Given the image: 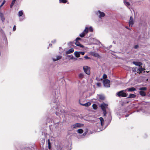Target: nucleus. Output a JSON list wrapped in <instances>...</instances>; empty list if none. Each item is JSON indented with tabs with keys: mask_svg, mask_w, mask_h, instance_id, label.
I'll use <instances>...</instances> for the list:
<instances>
[{
	"mask_svg": "<svg viewBox=\"0 0 150 150\" xmlns=\"http://www.w3.org/2000/svg\"><path fill=\"white\" fill-rule=\"evenodd\" d=\"M48 146L49 149H50L51 148V143L50 142L49 139L48 140Z\"/></svg>",
	"mask_w": 150,
	"mask_h": 150,
	"instance_id": "f704fd0d",
	"label": "nucleus"
},
{
	"mask_svg": "<svg viewBox=\"0 0 150 150\" xmlns=\"http://www.w3.org/2000/svg\"><path fill=\"white\" fill-rule=\"evenodd\" d=\"M98 98L99 99L101 100H103L104 99V97L102 95H99Z\"/></svg>",
	"mask_w": 150,
	"mask_h": 150,
	"instance_id": "5701e85b",
	"label": "nucleus"
},
{
	"mask_svg": "<svg viewBox=\"0 0 150 150\" xmlns=\"http://www.w3.org/2000/svg\"><path fill=\"white\" fill-rule=\"evenodd\" d=\"M87 132H86H86H84V133H83V136H85V135H86V134H87Z\"/></svg>",
	"mask_w": 150,
	"mask_h": 150,
	"instance_id": "49530a36",
	"label": "nucleus"
},
{
	"mask_svg": "<svg viewBox=\"0 0 150 150\" xmlns=\"http://www.w3.org/2000/svg\"><path fill=\"white\" fill-rule=\"evenodd\" d=\"M144 70H145V69L143 68L141 66L139 67V68L137 69L138 71H139V73H142Z\"/></svg>",
	"mask_w": 150,
	"mask_h": 150,
	"instance_id": "9b49d317",
	"label": "nucleus"
},
{
	"mask_svg": "<svg viewBox=\"0 0 150 150\" xmlns=\"http://www.w3.org/2000/svg\"><path fill=\"white\" fill-rule=\"evenodd\" d=\"M74 50L73 48H71L66 52V54H70L71 53H72L74 51Z\"/></svg>",
	"mask_w": 150,
	"mask_h": 150,
	"instance_id": "2eb2a0df",
	"label": "nucleus"
},
{
	"mask_svg": "<svg viewBox=\"0 0 150 150\" xmlns=\"http://www.w3.org/2000/svg\"><path fill=\"white\" fill-rule=\"evenodd\" d=\"M84 58L86 59H89V58L88 57V56L87 55L86 56H85L84 57Z\"/></svg>",
	"mask_w": 150,
	"mask_h": 150,
	"instance_id": "a18cd8bd",
	"label": "nucleus"
},
{
	"mask_svg": "<svg viewBox=\"0 0 150 150\" xmlns=\"http://www.w3.org/2000/svg\"><path fill=\"white\" fill-rule=\"evenodd\" d=\"M56 42V39H54L51 41V42L53 43H55Z\"/></svg>",
	"mask_w": 150,
	"mask_h": 150,
	"instance_id": "79ce46f5",
	"label": "nucleus"
},
{
	"mask_svg": "<svg viewBox=\"0 0 150 150\" xmlns=\"http://www.w3.org/2000/svg\"><path fill=\"white\" fill-rule=\"evenodd\" d=\"M89 30L90 31L92 32L93 31V28L92 27H90L89 28H88V31Z\"/></svg>",
	"mask_w": 150,
	"mask_h": 150,
	"instance_id": "c9c22d12",
	"label": "nucleus"
},
{
	"mask_svg": "<svg viewBox=\"0 0 150 150\" xmlns=\"http://www.w3.org/2000/svg\"><path fill=\"white\" fill-rule=\"evenodd\" d=\"M148 96L149 97H150V93L148 95Z\"/></svg>",
	"mask_w": 150,
	"mask_h": 150,
	"instance_id": "4d7b16f0",
	"label": "nucleus"
},
{
	"mask_svg": "<svg viewBox=\"0 0 150 150\" xmlns=\"http://www.w3.org/2000/svg\"><path fill=\"white\" fill-rule=\"evenodd\" d=\"M83 70L86 74L88 75L90 74V68L87 66H84L83 67Z\"/></svg>",
	"mask_w": 150,
	"mask_h": 150,
	"instance_id": "0eeeda50",
	"label": "nucleus"
},
{
	"mask_svg": "<svg viewBox=\"0 0 150 150\" xmlns=\"http://www.w3.org/2000/svg\"><path fill=\"white\" fill-rule=\"evenodd\" d=\"M71 129H75L78 128L77 123H76L71 125Z\"/></svg>",
	"mask_w": 150,
	"mask_h": 150,
	"instance_id": "412c9836",
	"label": "nucleus"
},
{
	"mask_svg": "<svg viewBox=\"0 0 150 150\" xmlns=\"http://www.w3.org/2000/svg\"><path fill=\"white\" fill-rule=\"evenodd\" d=\"M79 78L82 79L83 78L84 76V75L83 74L80 73L79 74Z\"/></svg>",
	"mask_w": 150,
	"mask_h": 150,
	"instance_id": "7c9ffc66",
	"label": "nucleus"
},
{
	"mask_svg": "<svg viewBox=\"0 0 150 150\" xmlns=\"http://www.w3.org/2000/svg\"><path fill=\"white\" fill-rule=\"evenodd\" d=\"M95 13L100 18H102L104 17L105 16V14L104 12H101L99 10L95 12Z\"/></svg>",
	"mask_w": 150,
	"mask_h": 150,
	"instance_id": "423d86ee",
	"label": "nucleus"
},
{
	"mask_svg": "<svg viewBox=\"0 0 150 150\" xmlns=\"http://www.w3.org/2000/svg\"><path fill=\"white\" fill-rule=\"evenodd\" d=\"M132 71L134 72H137V73H139V71H138L136 67L132 68Z\"/></svg>",
	"mask_w": 150,
	"mask_h": 150,
	"instance_id": "b1692460",
	"label": "nucleus"
},
{
	"mask_svg": "<svg viewBox=\"0 0 150 150\" xmlns=\"http://www.w3.org/2000/svg\"><path fill=\"white\" fill-rule=\"evenodd\" d=\"M126 91V90L121 91L116 94V96H118L119 97H125L127 96V94L125 92Z\"/></svg>",
	"mask_w": 150,
	"mask_h": 150,
	"instance_id": "7ed1b4c3",
	"label": "nucleus"
},
{
	"mask_svg": "<svg viewBox=\"0 0 150 150\" xmlns=\"http://www.w3.org/2000/svg\"><path fill=\"white\" fill-rule=\"evenodd\" d=\"M82 58H79V59H82Z\"/></svg>",
	"mask_w": 150,
	"mask_h": 150,
	"instance_id": "13d9d810",
	"label": "nucleus"
},
{
	"mask_svg": "<svg viewBox=\"0 0 150 150\" xmlns=\"http://www.w3.org/2000/svg\"><path fill=\"white\" fill-rule=\"evenodd\" d=\"M79 53L80 54H81L82 55H83L85 54V52H79Z\"/></svg>",
	"mask_w": 150,
	"mask_h": 150,
	"instance_id": "37998d69",
	"label": "nucleus"
},
{
	"mask_svg": "<svg viewBox=\"0 0 150 150\" xmlns=\"http://www.w3.org/2000/svg\"><path fill=\"white\" fill-rule=\"evenodd\" d=\"M92 106L93 108L94 109H96L97 108V105L95 104L93 105Z\"/></svg>",
	"mask_w": 150,
	"mask_h": 150,
	"instance_id": "72a5a7b5",
	"label": "nucleus"
},
{
	"mask_svg": "<svg viewBox=\"0 0 150 150\" xmlns=\"http://www.w3.org/2000/svg\"><path fill=\"white\" fill-rule=\"evenodd\" d=\"M52 46V44H49V46Z\"/></svg>",
	"mask_w": 150,
	"mask_h": 150,
	"instance_id": "6e6d98bb",
	"label": "nucleus"
},
{
	"mask_svg": "<svg viewBox=\"0 0 150 150\" xmlns=\"http://www.w3.org/2000/svg\"><path fill=\"white\" fill-rule=\"evenodd\" d=\"M136 97V95L133 94H130L127 98H135Z\"/></svg>",
	"mask_w": 150,
	"mask_h": 150,
	"instance_id": "a211bd4d",
	"label": "nucleus"
},
{
	"mask_svg": "<svg viewBox=\"0 0 150 150\" xmlns=\"http://www.w3.org/2000/svg\"><path fill=\"white\" fill-rule=\"evenodd\" d=\"M19 19H20V21H22L23 20V19H22V18H20Z\"/></svg>",
	"mask_w": 150,
	"mask_h": 150,
	"instance_id": "603ef678",
	"label": "nucleus"
},
{
	"mask_svg": "<svg viewBox=\"0 0 150 150\" xmlns=\"http://www.w3.org/2000/svg\"><path fill=\"white\" fill-rule=\"evenodd\" d=\"M140 94L142 96H145L146 95V93L145 92L143 91H140L139 92Z\"/></svg>",
	"mask_w": 150,
	"mask_h": 150,
	"instance_id": "aec40b11",
	"label": "nucleus"
},
{
	"mask_svg": "<svg viewBox=\"0 0 150 150\" xmlns=\"http://www.w3.org/2000/svg\"><path fill=\"white\" fill-rule=\"evenodd\" d=\"M98 120L100 122L99 123H97L96 124V126L98 127L97 131L99 132L105 129V128H103V127L104 125V120L103 118L102 117H100L98 118Z\"/></svg>",
	"mask_w": 150,
	"mask_h": 150,
	"instance_id": "f03ea898",
	"label": "nucleus"
},
{
	"mask_svg": "<svg viewBox=\"0 0 150 150\" xmlns=\"http://www.w3.org/2000/svg\"><path fill=\"white\" fill-rule=\"evenodd\" d=\"M78 127H82L83 126V124L80 123H76Z\"/></svg>",
	"mask_w": 150,
	"mask_h": 150,
	"instance_id": "393cba45",
	"label": "nucleus"
},
{
	"mask_svg": "<svg viewBox=\"0 0 150 150\" xmlns=\"http://www.w3.org/2000/svg\"><path fill=\"white\" fill-rule=\"evenodd\" d=\"M73 59H74V60H76L77 59L76 58H75V57H74Z\"/></svg>",
	"mask_w": 150,
	"mask_h": 150,
	"instance_id": "5fc2aeb1",
	"label": "nucleus"
},
{
	"mask_svg": "<svg viewBox=\"0 0 150 150\" xmlns=\"http://www.w3.org/2000/svg\"><path fill=\"white\" fill-rule=\"evenodd\" d=\"M134 23V21L133 18L132 16L130 17L129 21V25L131 27L132 26Z\"/></svg>",
	"mask_w": 150,
	"mask_h": 150,
	"instance_id": "1a4fd4ad",
	"label": "nucleus"
},
{
	"mask_svg": "<svg viewBox=\"0 0 150 150\" xmlns=\"http://www.w3.org/2000/svg\"><path fill=\"white\" fill-rule=\"evenodd\" d=\"M103 83L104 86L106 87H110V81L108 79H105L103 80Z\"/></svg>",
	"mask_w": 150,
	"mask_h": 150,
	"instance_id": "39448f33",
	"label": "nucleus"
},
{
	"mask_svg": "<svg viewBox=\"0 0 150 150\" xmlns=\"http://www.w3.org/2000/svg\"><path fill=\"white\" fill-rule=\"evenodd\" d=\"M0 17L2 22H4L5 18L4 16V14L3 13L0 12Z\"/></svg>",
	"mask_w": 150,
	"mask_h": 150,
	"instance_id": "f8f14e48",
	"label": "nucleus"
},
{
	"mask_svg": "<svg viewBox=\"0 0 150 150\" xmlns=\"http://www.w3.org/2000/svg\"><path fill=\"white\" fill-rule=\"evenodd\" d=\"M100 83H97V85L98 86H100Z\"/></svg>",
	"mask_w": 150,
	"mask_h": 150,
	"instance_id": "3c124183",
	"label": "nucleus"
},
{
	"mask_svg": "<svg viewBox=\"0 0 150 150\" xmlns=\"http://www.w3.org/2000/svg\"><path fill=\"white\" fill-rule=\"evenodd\" d=\"M77 132L79 134H82L83 132V130L82 129H79L77 130Z\"/></svg>",
	"mask_w": 150,
	"mask_h": 150,
	"instance_id": "a878e982",
	"label": "nucleus"
},
{
	"mask_svg": "<svg viewBox=\"0 0 150 150\" xmlns=\"http://www.w3.org/2000/svg\"><path fill=\"white\" fill-rule=\"evenodd\" d=\"M147 112L150 115V108H149V110L147 111Z\"/></svg>",
	"mask_w": 150,
	"mask_h": 150,
	"instance_id": "c03bdc74",
	"label": "nucleus"
},
{
	"mask_svg": "<svg viewBox=\"0 0 150 150\" xmlns=\"http://www.w3.org/2000/svg\"><path fill=\"white\" fill-rule=\"evenodd\" d=\"M60 3H65L67 2V0H59Z\"/></svg>",
	"mask_w": 150,
	"mask_h": 150,
	"instance_id": "c85d7f7f",
	"label": "nucleus"
},
{
	"mask_svg": "<svg viewBox=\"0 0 150 150\" xmlns=\"http://www.w3.org/2000/svg\"><path fill=\"white\" fill-rule=\"evenodd\" d=\"M16 29V25H14L13 27V31H15Z\"/></svg>",
	"mask_w": 150,
	"mask_h": 150,
	"instance_id": "a19ab883",
	"label": "nucleus"
},
{
	"mask_svg": "<svg viewBox=\"0 0 150 150\" xmlns=\"http://www.w3.org/2000/svg\"><path fill=\"white\" fill-rule=\"evenodd\" d=\"M67 57L69 59H72L74 58V57L72 55H68L67 56Z\"/></svg>",
	"mask_w": 150,
	"mask_h": 150,
	"instance_id": "cd10ccee",
	"label": "nucleus"
},
{
	"mask_svg": "<svg viewBox=\"0 0 150 150\" xmlns=\"http://www.w3.org/2000/svg\"><path fill=\"white\" fill-rule=\"evenodd\" d=\"M5 2H6V1L5 0H4L3 1L2 3L1 4V5L0 6V8L3 5L5 4Z\"/></svg>",
	"mask_w": 150,
	"mask_h": 150,
	"instance_id": "4c0bfd02",
	"label": "nucleus"
},
{
	"mask_svg": "<svg viewBox=\"0 0 150 150\" xmlns=\"http://www.w3.org/2000/svg\"><path fill=\"white\" fill-rule=\"evenodd\" d=\"M81 40V39L79 38H76V40H75V41H78L79 40Z\"/></svg>",
	"mask_w": 150,
	"mask_h": 150,
	"instance_id": "58836bf2",
	"label": "nucleus"
},
{
	"mask_svg": "<svg viewBox=\"0 0 150 150\" xmlns=\"http://www.w3.org/2000/svg\"><path fill=\"white\" fill-rule=\"evenodd\" d=\"M107 77V75L104 74H103V78L105 79H106Z\"/></svg>",
	"mask_w": 150,
	"mask_h": 150,
	"instance_id": "e433bc0d",
	"label": "nucleus"
},
{
	"mask_svg": "<svg viewBox=\"0 0 150 150\" xmlns=\"http://www.w3.org/2000/svg\"><path fill=\"white\" fill-rule=\"evenodd\" d=\"M23 13L22 11H20L18 12V16L19 17H21L22 16Z\"/></svg>",
	"mask_w": 150,
	"mask_h": 150,
	"instance_id": "4be33fe9",
	"label": "nucleus"
},
{
	"mask_svg": "<svg viewBox=\"0 0 150 150\" xmlns=\"http://www.w3.org/2000/svg\"><path fill=\"white\" fill-rule=\"evenodd\" d=\"M60 98V94H58L57 96H56L52 100V102L55 104V105L56 106H53V109H55L56 110H57L56 113H58L59 114H61L64 112V110L62 109L59 106V100Z\"/></svg>",
	"mask_w": 150,
	"mask_h": 150,
	"instance_id": "f257e3e1",
	"label": "nucleus"
},
{
	"mask_svg": "<svg viewBox=\"0 0 150 150\" xmlns=\"http://www.w3.org/2000/svg\"><path fill=\"white\" fill-rule=\"evenodd\" d=\"M13 4H12V3H11V5H10V7L11 8L13 7Z\"/></svg>",
	"mask_w": 150,
	"mask_h": 150,
	"instance_id": "09e8293b",
	"label": "nucleus"
},
{
	"mask_svg": "<svg viewBox=\"0 0 150 150\" xmlns=\"http://www.w3.org/2000/svg\"><path fill=\"white\" fill-rule=\"evenodd\" d=\"M108 105L104 103H102L100 105V107L103 111L104 115L105 116L106 114V108H107Z\"/></svg>",
	"mask_w": 150,
	"mask_h": 150,
	"instance_id": "20e7f679",
	"label": "nucleus"
},
{
	"mask_svg": "<svg viewBox=\"0 0 150 150\" xmlns=\"http://www.w3.org/2000/svg\"><path fill=\"white\" fill-rule=\"evenodd\" d=\"M79 103H80V104L81 105H82L83 106H85L86 107L89 106L91 104V103L90 102H87L85 104H82V103H80V102H79Z\"/></svg>",
	"mask_w": 150,
	"mask_h": 150,
	"instance_id": "4468645a",
	"label": "nucleus"
},
{
	"mask_svg": "<svg viewBox=\"0 0 150 150\" xmlns=\"http://www.w3.org/2000/svg\"><path fill=\"white\" fill-rule=\"evenodd\" d=\"M126 91L127 90L129 92L133 91L136 90V89L134 87H132L130 88H128L126 89Z\"/></svg>",
	"mask_w": 150,
	"mask_h": 150,
	"instance_id": "ddd939ff",
	"label": "nucleus"
},
{
	"mask_svg": "<svg viewBox=\"0 0 150 150\" xmlns=\"http://www.w3.org/2000/svg\"><path fill=\"white\" fill-rule=\"evenodd\" d=\"M16 1H15V0H13L11 2L12 3V4H14L15 3V2Z\"/></svg>",
	"mask_w": 150,
	"mask_h": 150,
	"instance_id": "de8ad7c7",
	"label": "nucleus"
},
{
	"mask_svg": "<svg viewBox=\"0 0 150 150\" xmlns=\"http://www.w3.org/2000/svg\"><path fill=\"white\" fill-rule=\"evenodd\" d=\"M74 54L76 57H79L80 56L79 52L76 51L74 52Z\"/></svg>",
	"mask_w": 150,
	"mask_h": 150,
	"instance_id": "6ab92c4d",
	"label": "nucleus"
},
{
	"mask_svg": "<svg viewBox=\"0 0 150 150\" xmlns=\"http://www.w3.org/2000/svg\"><path fill=\"white\" fill-rule=\"evenodd\" d=\"M93 56H94L95 57H100L99 54L97 53H94L93 54Z\"/></svg>",
	"mask_w": 150,
	"mask_h": 150,
	"instance_id": "c756f323",
	"label": "nucleus"
},
{
	"mask_svg": "<svg viewBox=\"0 0 150 150\" xmlns=\"http://www.w3.org/2000/svg\"><path fill=\"white\" fill-rule=\"evenodd\" d=\"M133 64L136 66H138L139 67H140L142 65V63L140 62H132Z\"/></svg>",
	"mask_w": 150,
	"mask_h": 150,
	"instance_id": "9d476101",
	"label": "nucleus"
},
{
	"mask_svg": "<svg viewBox=\"0 0 150 150\" xmlns=\"http://www.w3.org/2000/svg\"><path fill=\"white\" fill-rule=\"evenodd\" d=\"M129 116V114H127V115H125V117H128Z\"/></svg>",
	"mask_w": 150,
	"mask_h": 150,
	"instance_id": "864d4df0",
	"label": "nucleus"
},
{
	"mask_svg": "<svg viewBox=\"0 0 150 150\" xmlns=\"http://www.w3.org/2000/svg\"><path fill=\"white\" fill-rule=\"evenodd\" d=\"M75 45L78 46H79V47H81L82 48L84 47V46L83 45H81L79 42L77 41H76V42L75 43Z\"/></svg>",
	"mask_w": 150,
	"mask_h": 150,
	"instance_id": "f3484780",
	"label": "nucleus"
},
{
	"mask_svg": "<svg viewBox=\"0 0 150 150\" xmlns=\"http://www.w3.org/2000/svg\"><path fill=\"white\" fill-rule=\"evenodd\" d=\"M74 43V42H70L68 43V46H70L71 45H72Z\"/></svg>",
	"mask_w": 150,
	"mask_h": 150,
	"instance_id": "473e14b6",
	"label": "nucleus"
},
{
	"mask_svg": "<svg viewBox=\"0 0 150 150\" xmlns=\"http://www.w3.org/2000/svg\"><path fill=\"white\" fill-rule=\"evenodd\" d=\"M62 57L60 56H57L56 58H53L52 59L54 61H56L62 58Z\"/></svg>",
	"mask_w": 150,
	"mask_h": 150,
	"instance_id": "dca6fc26",
	"label": "nucleus"
},
{
	"mask_svg": "<svg viewBox=\"0 0 150 150\" xmlns=\"http://www.w3.org/2000/svg\"><path fill=\"white\" fill-rule=\"evenodd\" d=\"M146 89L147 88L146 87H141L139 88V90L140 91H146Z\"/></svg>",
	"mask_w": 150,
	"mask_h": 150,
	"instance_id": "bb28decb",
	"label": "nucleus"
},
{
	"mask_svg": "<svg viewBox=\"0 0 150 150\" xmlns=\"http://www.w3.org/2000/svg\"><path fill=\"white\" fill-rule=\"evenodd\" d=\"M139 47V46L138 45H136L134 46V48L135 49H137Z\"/></svg>",
	"mask_w": 150,
	"mask_h": 150,
	"instance_id": "ea45409f",
	"label": "nucleus"
},
{
	"mask_svg": "<svg viewBox=\"0 0 150 150\" xmlns=\"http://www.w3.org/2000/svg\"><path fill=\"white\" fill-rule=\"evenodd\" d=\"M26 150H31L30 148H27Z\"/></svg>",
	"mask_w": 150,
	"mask_h": 150,
	"instance_id": "8fccbe9b",
	"label": "nucleus"
},
{
	"mask_svg": "<svg viewBox=\"0 0 150 150\" xmlns=\"http://www.w3.org/2000/svg\"><path fill=\"white\" fill-rule=\"evenodd\" d=\"M88 33V28L86 27L84 30L79 35V36L81 38L83 37L85 35Z\"/></svg>",
	"mask_w": 150,
	"mask_h": 150,
	"instance_id": "6e6552de",
	"label": "nucleus"
},
{
	"mask_svg": "<svg viewBox=\"0 0 150 150\" xmlns=\"http://www.w3.org/2000/svg\"><path fill=\"white\" fill-rule=\"evenodd\" d=\"M126 0H124V3H125V5L127 6H129L130 4L129 2H126L125 1Z\"/></svg>",
	"mask_w": 150,
	"mask_h": 150,
	"instance_id": "2f4dec72",
	"label": "nucleus"
}]
</instances>
